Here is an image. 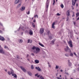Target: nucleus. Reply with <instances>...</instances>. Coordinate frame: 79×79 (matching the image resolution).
Segmentation results:
<instances>
[{
  "mask_svg": "<svg viewBox=\"0 0 79 79\" xmlns=\"http://www.w3.org/2000/svg\"><path fill=\"white\" fill-rule=\"evenodd\" d=\"M57 16H60V15H61L60 14H59V13H58L57 14Z\"/></svg>",
  "mask_w": 79,
  "mask_h": 79,
  "instance_id": "43",
  "label": "nucleus"
},
{
  "mask_svg": "<svg viewBox=\"0 0 79 79\" xmlns=\"http://www.w3.org/2000/svg\"><path fill=\"white\" fill-rule=\"evenodd\" d=\"M0 40H2V41H3L5 40V39L3 37H2L1 36H0Z\"/></svg>",
  "mask_w": 79,
  "mask_h": 79,
  "instance_id": "12",
  "label": "nucleus"
},
{
  "mask_svg": "<svg viewBox=\"0 0 79 79\" xmlns=\"http://www.w3.org/2000/svg\"><path fill=\"white\" fill-rule=\"evenodd\" d=\"M18 41L19 42V43H20V44L23 43V40H22V39H20Z\"/></svg>",
  "mask_w": 79,
  "mask_h": 79,
  "instance_id": "15",
  "label": "nucleus"
},
{
  "mask_svg": "<svg viewBox=\"0 0 79 79\" xmlns=\"http://www.w3.org/2000/svg\"><path fill=\"white\" fill-rule=\"evenodd\" d=\"M28 73L29 76H32V73L30 72H28Z\"/></svg>",
  "mask_w": 79,
  "mask_h": 79,
  "instance_id": "24",
  "label": "nucleus"
},
{
  "mask_svg": "<svg viewBox=\"0 0 79 79\" xmlns=\"http://www.w3.org/2000/svg\"><path fill=\"white\" fill-rule=\"evenodd\" d=\"M79 16V12H77L76 14V17L77 18V17H78Z\"/></svg>",
  "mask_w": 79,
  "mask_h": 79,
  "instance_id": "23",
  "label": "nucleus"
},
{
  "mask_svg": "<svg viewBox=\"0 0 79 79\" xmlns=\"http://www.w3.org/2000/svg\"><path fill=\"white\" fill-rule=\"evenodd\" d=\"M21 6V4L20 3L16 7V8L17 9L18 8H19V7H20V6Z\"/></svg>",
  "mask_w": 79,
  "mask_h": 79,
  "instance_id": "18",
  "label": "nucleus"
},
{
  "mask_svg": "<svg viewBox=\"0 0 79 79\" xmlns=\"http://www.w3.org/2000/svg\"><path fill=\"white\" fill-rule=\"evenodd\" d=\"M20 0H15V4H17V3H18L19 2V1Z\"/></svg>",
  "mask_w": 79,
  "mask_h": 79,
  "instance_id": "13",
  "label": "nucleus"
},
{
  "mask_svg": "<svg viewBox=\"0 0 79 79\" xmlns=\"http://www.w3.org/2000/svg\"><path fill=\"white\" fill-rule=\"evenodd\" d=\"M30 42V40H28V42L27 43H29V42Z\"/></svg>",
  "mask_w": 79,
  "mask_h": 79,
  "instance_id": "52",
  "label": "nucleus"
},
{
  "mask_svg": "<svg viewBox=\"0 0 79 79\" xmlns=\"http://www.w3.org/2000/svg\"><path fill=\"white\" fill-rule=\"evenodd\" d=\"M25 8H26V7L24 6H22L20 9L21 11H23L24 10H25Z\"/></svg>",
  "mask_w": 79,
  "mask_h": 79,
  "instance_id": "6",
  "label": "nucleus"
},
{
  "mask_svg": "<svg viewBox=\"0 0 79 79\" xmlns=\"http://www.w3.org/2000/svg\"><path fill=\"white\" fill-rule=\"evenodd\" d=\"M31 68L32 69H34V66L33 65H31Z\"/></svg>",
  "mask_w": 79,
  "mask_h": 79,
  "instance_id": "28",
  "label": "nucleus"
},
{
  "mask_svg": "<svg viewBox=\"0 0 79 79\" xmlns=\"http://www.w3.org/2000/svg\"><path fill=\"white\" fill-rule=\"evenodd\" d=\"M76 5H77V6H78V4H77V3Z\"/></svg>",
  "mask_w": 79,
  "mask_h": 79,
  "instance_id": "64",
  "label": "nucleus"
},
{
  "mask_svg": "<svg viewBox=\"0 0 79 79\" xmlns=\"http://www.w3.org/2000/svg\"><path fill=\"white\" fill-rule=\"evenodd\" d=\"M37 77H38V78H39V77H40V79H44V77H42V75H40L37 76Z\"/></svg>",
  "mask_w": 79,
  "mask_h": 79,
  "instance_id": "9",
  "label": "nucleus"
},
{
  "mask_svg": "<svg viewBox=\"0 0 79 79\" xmlns=\"http://www.w3.org/2000/svg\"><path fill=\"white\" fill-rule=\"evenodd\" d=\"M68 64H69V66H71V65H72V64H71V62H69L68 63Z\"/></svg>",
  "mask_w": 79,
  "mask_h": 79,
  "instance_id": "31",
  "label": "nucleus"
},
{
  "mask_svg": "<svg viewBox=\"0 0 79 79\" xmlns=\"http://www.w3.org/2000/svg\"><path fill=\"white\" fill-rule=\"evenodd\" d=\"M40 49L39 47H36V52L35 53L37 54L38 53H39L40 52Z\"/></svg>",
  "mask_w": 79,
  "mask_h": 79,
  "instance_id": "3",
  "label": "nucleus"
},
{
  "mask_svg": "<svg viewBox=\"0 0 79 79\" xmlns=\"http://www.w3.org/2000/svg\"><path fill=\"white\" fill-rule=\"evenodd\" d=\"M64 74H66V75H67V76H69V73L68 72H65L64 73Z\"/></svg>",
  "mask_w": 79,
  "mask_h": 79,
  "instance_id": "27",
  "label": "nucleus"
},
{
  "mask_svg": "<svg viewBox=\"0 0 79 79\" xmlns=\"http://www.w3.org/2000/svg\"><path fill=\"white\" fill-rule=\"evenodd\" d=\"M68 19H69V17L68 16V18H67L66 19L67 21H68Z\"/></svg>",
  "mask_w": 79,
  "mask_h": 79,
  "instance_id": "39",
  "label": "nucleus"
},
{
  "mask_svg": "<svg viewBox=\"0 0 79 79\" xmlns=\"http://www.w3.org/2000/svg\"><path fill=\"white\" fill-rule=\"evenodd\" d=\"M75 24H76V23L74 22V25H75Z\"/></svg>",
  "mask_w": 79,
  "mask_h": 79,
  "instance_id": "62",
  "label": "nucleus"
},
{
  "mask_svg": "<svg viewBox=\"0 0 79 79\" xmlns=\"http://www.w3.org/2000/svg\"><path fill=\"white\" fill-rule=\"evenodd\" d=\"M54 42H55V40H52V42L53 44H54Z\"/></svg>",
  "mask_w": 79,
  "mask_h": 79,
  "instance_id": "45",
  "label": "nucleus"
},
{
  "mask_svg": "<svg viewBox=\"0 0 79 79\" xmlns=\"http://www.w3.org/2000/svg\"><path fill=\"white\" fill-rule=\"evenodd\" d=\"M49 33H50V31H48L47 32V35H49Z\"/></svg>",
  "mask_w": 79,
  "mask_h": 79,
  "instance_id": "37",
  "label": "nucleus"
},
{
  "mask_svg": "<svg viewBox=\"0 0 79 79\" xmlns=\"http://www.w3.org/2000/svg\"><path fill=\"white\" fill-rule=\"evenodd\" d=\"M33 22H34V23H35V19H34V20Z\"/></svg>",
  "mask_w": 79,
  "mask_h": 79,
  "instance_id": "51",
  "label": "nucleus"
},
{
  "mask_svg": "<svg viewBox=\"0 0 79 79\" xmlns=\"http://www.w3.org/2000/svg\"><path fill=\"white\" fill-rule=\"evenodd\" d=\"M20 67L23 72H26V70L24 69V68H23L22 66H21Z\"/></svg>",
  "mask_w": 79,
  "mask_h": 79,
  "instance_id": "8",
  "label": "nucleus"
},
{
  "mask_svg": "<svg viewBox=\"0 0 79 79\" xmlns=\"http://www.w3.org/2000/svg\"><path fill=\"white\" fill-rule=\"evenodd\" d=\"M0 53H2V54H4V55L5 54V52L3 51V48H0Z\"/></svg>",
  "mask_w": 79,
  "mask_h": 79,
  "instance_id": "4",
  "label": "nucleus"
},
{
  "mask_svg": "<svg viewBox=\"0 0 79 79\" xmlns=\"http://www.w3.org/2000/svg\"><path fill=\"white\" fill-rule=\"evenodd\" d=\"M26 13L27 15H29L30 14V11H29L27 12H26Z\"/></svg>",
  "mask_w": 79,
  "mask_h": 79,
  "instance_id": "32",
  "label": "nucleus"
},
{
  "mask_svg": "<svg viewBox=\"0 0 79 79\" xmlns=\"http://www.w3.org/2000/svg\"><path fill=\"white\" fill-rule=\"evenodd\" d=\"M12 76H14V77H15V78H17V75L16 74H12Z\"/></svg>",
  "mask_w": 79,
  "mask_h": 79,
  "instance_id": "16",
  "label": "nucleus"
},
{
  "mask_svg": "<svg viewBox=\"0 0 79 79\" xmlns=\"http://www.w3.org/2000/svg\"><path fill=\"white\" fill-rule=\"evenodd\" d=\"M46 5V8H47L46 11H47L48 10V6L49 5V0H47Z\"/></svg>",
  "mask_w": 79,
  "mask_h": 79,
  "instance_id": "2",
  "label": "nucleus"
},
{
  "mask_svg": "<svg viewBox=\"0 0 79 79\" xmlns=\"http://www.w3.org/2000/svg\"><path fill=\"white\" fill-rule=\"evenodd\" d=\"M68 63H70V60H68Z\"/></svg>",
  "mask_w": 79,
  "mask_h": 79,
  "instance_id": "59",
  "label": "nucleus"
},
{
  "mask_svg": "<svg viewBox=\"0 0 79 79\" xmlns=\"http://www.w3.org/2000/svg\"><path fill=\"white\" fill-rule=\"evenodd\" d=\"M34 17H35V18H36V17H37V18H38V15H35Z\"/></svg>",
  "mask_w": 79,
  "mask_h": 79,
  "instance_id": "36",
  "label": "nucleus"
},
{
  "mask_svg": "<svg viewBox=\"0 0 79 79\" xmlns=\"http://www.w3.org/2000/svg\"><path fill=\"white\" fill-rule=\"evenodd\" d=\"M64 50L65 52H70V53H71V49L69 48L68 46H66V48H64Z\"/></svg>",
  "mask_w": 79,
  "mask_h": 79,
  "instance_id": "1",
  "label": "nucleus"
},
{
  "mask_svg": "<svg viewBox=\"0 0 79 79\" xmlns=\"http://www.w3.org/2000/svg\"><path fill=\"white\" fill-rule=\"evenodd\" d=\"M76 1H77V0H74V2L76 3Z\"/></svg>",
  "mask_w": 79,
  "mask_h": 79,
  "instance_id": "56",
  "label": "nucleus"
},
{
  "mask_svg": "<svg viewBox=\"0 0 79 79\" xmlns=\"http://www.w3.org/2000/svg\"><path fill=\"white\" fill-rule=\"evenodd\" d=\"M67 71L66 69H65L64 70V73H66Z\"/></svg>",
  "mask_w": 79,
  "mask_h": 79,
  "instance_id": "53",
  "label": "nucleus"
},
{
  "mask_svg": "<svg viewBox=\"0 0 79 79\" xmlns=\"http://www.w3.org/2000/svg\"><path fill=\"white\" fill-rule=\"evenodd\" d=\"M27 60L28 61H29V59H27Z\"/></svg>",
  "mask_w": 79,
  "mask_h": 79,
  "instance_id": "63",
  "label": "nucleus"
},
{
  "mask_svg": "<svg viewBox=\"0 0 79 79\" xmlns=\"http://www.w3.org/2000/svg\"><path fill=\"white\" fill-rule=\"evenodd\" d=\"M58 73H57L56 74V76H58Z\"/></svg>",
  "mask_w": 79,
  "mask_h": 79,
  "instance_id": "46",
  "label": "nucleus"
},
{
  "mask_svg": "<svg viewBox=\"0 0 79 79\" xmlns=\"http://www.w3.org/2000/svg\"><path fill=\"white\" fill-rule=\"evenodd\" d=\"M72 5H73V6H74L76 4V2H74V0H72Z\"/></svg>",
  "mask_w": 79,
  "mask_h": 79,
  "instance_id": "17",
  "label": "nucleus"
},
{
  "mask_svg": "<svg viewBox=\"0 0 79 79\" xmlns=\"http://www.w3.org/2000/svg\"><path fill=\"white\" fill-rule=\"evenodd\" d=\"M69 10H68L66 12V15H68V16H69L70 15V12Z\"/></svg>",
  "mask_w": 79,
  "mask_h": 79,
  "instance_id": "10",
  "label": "nucleus"
},
{
  "mask_svg": "<svg viewBox=\"0 0 79 79\" xmlns=\"http://www.w3.org/2000/svg\"><path fill=\"white\" fill-rule=\"evenodd\" d=\"M69 46L71 48H73V44H72V41L71 40H69Z\"/></svg>",
  "mask_w": 79,
  "mask_h": 79,
  "instance_id": "5",
  "label": "nucleus"
},
{
  "mask_svg": "<svg viewBox=\"0 0 79 79\" xmlns=\"http://www.w3.org/2000/svg\"><path fill=\"white\" fill-rule=\"evenodd\" d=\"M30 63H31V64L34 63V62L33 61L31 60V61L30 62Z\"/></svg>",
  "mask_w": 79,
  "mask_h": 79,
  "instance_id": "42",
  "label": "nucleus"
},
{
  "mask_svg": "<svg viewBox=\"0 0 79 79\" xmlns=\"http://www.w3.org/2000/svg\"><path fill=\"white\" fill-rule=\"evenodd\" d=\"M35 62L36 64H38V63H39V61L38 60H35Z\"/></svg>",
  "mask_w": 79,
  "mask_h": 79,
  "instance_id": "20",
  "label": "nucleus"
},
{
  "mask_svg": "<svg viewBox=\"0 0 79 79\" xmlns=\"http://www.w3.org/2000/svg\"><path fill=\"white\" fill-rule=\"evenodd\" d=\"M31 55H32V56H34V53H32L31 54Z\"/></svg>",
  "mask_w": 79,
  "mask_h": 79,
  "instance_id": "50",
  "label": "nucleus"
},
{
  "mask_svg": "<svg viewBox=\"0 0 79 79\" xmlns=\"http://www.w3.org/2000/svg\"><path fill=\"white\" fill-rule=\"evenodd\" d=\"M75 15L74 14H73L72 15V17H74V16Z\"/></svg>",
  "mask_w": 79,
  "mask_h": 79,
  "instance_id": "57",
  "label": "nucleus"
},
{
  "mask_svg": "<svg viewBox=\"0 0 79 79\" xmlns=\"http://www.w3.org/2000/svg\"><path fill=\"white\" fill-rule=\"evenodd\" d=\"M38 73H36L35 75V76H38Z\"/></svg>",
  "mask_w": 79,
  "mask_h": 79,
  "instance_id": "44",
  "label": "nucleus"
},
{
  "mask_svg": "<svg viewBox=\"0 0 79 79\" xmlns=\"http://www.w3.org/2000/svg\"><path fill=\"white\" fill-rule=\"evenodd\" d=\"M0 24L1 25V26H3L2 24V23H0Z\"/></svg>",
  "mask_w": 79,
  "mask_h": 79,
  "instance_id": "61",
  "label": "nucleus"
},
{
  "mask_svg": "<svg viewBox=\"0 0 79 79\" xmlns=\"http://www.w3.org/2000/svg\"><path fill=\"white\" fill-rule=\"evenodd\" d=\"M29 34L30 35H32V34H33V31L32 30H30L29 31Z\"/></svg>",
  "mask_w": 79,
  "mask_h": 79,
  "instance_id": "7",
  "label": "nucleus"
},
{
  "mask_svg": "<svg viewBox=\"0 0 79 79\" xmlns=\"http://www.w3.org/2000/svg\"><path fill=\"white\" fill-rule=\"evenodd\" d=\"M4 48H5L6 49H7V50H9V48H8V46H4Z\"/></svg>",
  "mask_w": 79,
  "mask_h": 79,
  "instance_id": "21",
  "label": "nucleus"
},
{
  "mask_svg": "<svg viewBox=\"0 0 79 79\" xmlns=\"http://www.w3.org/2000/svg\"><path fill=\"white\" fill-rule=\"evenodd\" d=\"M58 68H59V66L56 65V69H58Z\"/></svg>",
  "mask_w": 79,
  "mask_h": 79,
  "instance_id": "33",
  "label": "nucleus"
},
{
  "mask_svg": "<svg viewBox=\"0 0 79 79\" xmlns=\"http://www.w3.org/2000/svg\"><path fill=\"white\" fill-rule=\"evenodd\" d=\"M60 6L61 8H64V6L63 5V4H61L60 5Z\"/></svg>",
  "mask_w": 79,
  "mask_h": 79,
  "instance_id": "29",
  "label": "nucleus"
},
{
  "mask_svg": "<svg viewBox=\"0 0 79 79\" xmlns=\"http://www.w3.org/2000/svg\"><path fill=\"white\" fill-rule=\"evenodd\" d=\"M55 24V22H53L52 24V27L53 29L55 28V26H54Z\"/></svg>",
  "mask_w": 79,
  "mask_h": 79,
  "instance_id": "14",
  "label": "nucleus"
},
{
  "mask_svg": "<svg viewBox=\"0 0 79 79\" xmlns=\"http://www.w3.org/2000/svg\"><path fill=\"white\" fill-rule=\"evenodd\" d=\"M70 56H72V57L73 56V53H71L70 55Z\"/></svg>",
  "mask_w": 79,
  "mask_h": 79,
  "instance_id": "34",
  "label": "nucleus"
},
{
  "mask_svg": "<svg viewBox=\"0 0 79 79\" xmlns=\"http://www.w3.org/2000/svg\"><path fill=\"white\" fill-rule=\"evenodd\" d=\"M36 48H37V47H36L35 46H33L32 48V50H35H35H36Z\"/></svg>",
  "mask_w": 79,
  "mask_h": 79,
  "instance_id": "26",
  "label": "nucleus"
},
{
  "mask_svg": "<svg viewBox=\"0 0 79 79\" xmlns=\"http://www.w3.org/2000/svg\"><path fill=\"white\" fill-rule=\"evenodd\" d=\"M32 26L33 27H35V25H34V24H33Z\"/></svg>",
  "mask_w": 79,
  "mask_h": 79,
  "instance_id": "47",
  "label": "nucleus"
},
{
  "mask_svg": "<svg viewBox=\"0 0 79 79\" xmlns=\"http://www.w3.org/2000/svg\"><path fill=\"white\" fill-rule=\"evenodd\" d=\"M48 66L49 67H50V68H51V65L50 64H48Z\"/></svg>",
  "mask_w": 79,
  "mask_h": 79,
  "instance_id": "49",
  "label": "nucleus"
},
{
  "mask_svg": "<svg viewBox=\"0 0 79 79\" xmlns=\"http://www.w3.org/2000/svg\"><path fill=\"white\" fill-rule=\"evenodd\" d=\"M20 28H21V27H19V29L17 30V31H19V29H20Z\"/></svg>",
  "mask_w": 79,
  "mask_h": 79,
  "instance_id": "54",
  "label": "nucleus"
},
{
  "mask_svg": "<svg viewBox=\"0 0 79 79\" xmlns=\"http://www.w3.org/2000/svg\"><path fill=\"white\" fill-rule=\"evenodd\" d=\"M74 54L75 56H77V54H76V53L74 52Z\"/></svg>",
  "mask_w": 79,
  "mask_h": 79,
  "instance_id": "48",
  "label": "nucleus"
},
{
  "mask_svg": "<svg viewBox=\"0 0 79 79\" xmlns=\"http://www.w3.org/2000/svg\"><path fill=\"white\" fill-rule=\"evenodd\" d=\"M55 0H54L53 1V5H55Z\"/></svg>",
  "mask_w": 79,
  "mask_h": 79,
  "instance_id": "40",
  "label": "nucleus"
},
{
  "mask_svg": "<svg viewBox=\"0 0 79 79\" xmlns=\"http://www.w3.org/2000/svg\"><path fill=\"white\" fill-rule=\"evenodd\" d=\"M44 32V28H41L40 29V32L41 34H42V33H43Z\"/></svg>",
  "mask_w": 79,
  "mask_h": 79,
  "instance_id": "11",
  "label": "nucleus"
},
{
  "mask_svg": "<svg viewBox=\"0 0 79 79\" xmlns=\"http://www.w3.org/2000/svg\"><path fill=\"white\" fill-rule=\"evenodd\" d=\"M35 69H37V70H38V71H40L41 70V69H40V68H39V67H35Z\"/></svg>",
  "mask_w": 79,
  "mask_h": 79,
  "instance_id": "19",
  "label": "nucleus"
},
{
  "mask_svg": "<svg viewBox=\"0 0 79 79\" xmlns=\"http://www.w3.org/2000/svg\"><path fill=\"white\" fill-rule=\"evenodd\" d=\"M7 73L9 75H10L11 74V73L10 71H8Z\"/></svg>",
  "mask_w": 79,
  "mask_h": 79,
  "instance_id": "35",
  "label": "nucleus"
},
{
  "mask_svg": "<svg viewBox=\"0 0 79 79\" xmlns=\"http://www.w3.org/2000/svg\"><path fill=\"white\" fill-rule=\"evenodd\" d=\"M60 72H63V70L62 69H61L60 70Z\"/></svg>",
  "mask_w": 79,
  "mask_h": 79,
  "instance_id": "55",
  "label": "nucleus"
},
{
  "mask_svg": "<svg viewBox=\"0 0 79 79\" xmlns=\"http://www.w3.org/2000/svg\"><path fill=\"white\" fill-rule=\"evenodd\" d=\"M79 17L77 18V21L78 20H79Z\"/></svg>",
  "mask_w": 79,
  "mask_h": 79,
  "instance_id": "58",
  "label": "nucleus"
},
{
  "mask_svg": "<svg viewBox=\"0 0 79 79\" xmlns=\"http://www.w3.org/2000/svg\"><path fill=\"white\" fill-rule=\"evenodd\" d=\"M56 77L57 79H62V78H60L59 77Z\"/></svg>",
  "mask_w": 79,
  "mask_h": 79,
  "instance_id": "38",
  "label": "nucleus"
},
{
  "mask_svg": "<svg viewBox=\"0 0 79 79\" xmlns=\"http://www.w3.org/2000/svg\"><path fill=\"white\" fill-rule=\"evenodd\" d=\"M11 71H12L10 72V74H13V70L12 69H11Z\"/></svg>",
  "mask_w": 79,
  "mask_h": 79,
  "instance_id": "30",
  "label": "nucleus"
},
{
  "mask_svg": "<svg viewBox=\"0 0 79 79\" xmlns=\"http://www.w3.org/2000/svg\"><path fill=\"white\" fill-rule=\"evenodd\" d=\"M39 45H40L41 47H44V45L43 44H41L40 43H39Z\"/></svg>",
  "mask_w": 79,
  "mask_h": 79,
  "instance_id": "22",
  "label": "nucleus"
},
{
  "mask_svg": "<svg viewBox=\"0 0 79 79\" xmlns=\"http://www.w3.org/2000/svg\"><path fill=\"white\" fill-rule=\"evenodd\" d=\"M27 57H28V56H29V55L28 54H27Z\"/></svg>",
  "mask_w": 79,
  "mask_h": 79,
  "instance_id": "60",
  "label": "nucleus"
},
{
  "mask_svg": "<svg viewBox=\"0 0 79 79\" xmlns=\"http://www.w3.org/2000/svg\"><path fill=\"white\" fill-rule=\"evenodd\" d=\"M65 56H67V57H68V56H69V54H68L66 53V54H65Z\"/></svg>",
  "mask_w": 79,
  "mask_h": 79,
  "instance_id": "25",
  "label": "nucleus"
},
{
  "mask_svg": "<svg viewBox=\"0 0 79 79\" xmlns=\"http://www.w3.org/2000/svg\"><path fill=\"white\" fill-rule=\"evenodd\" d=\"M71 7H72V10H74V7L73 6H72Z\"/></svg>",
  "mask_w": 79,
  "mask_h": 79,
  "instance_id": "41",
  "label": "nucleus"
}]
</instances>
